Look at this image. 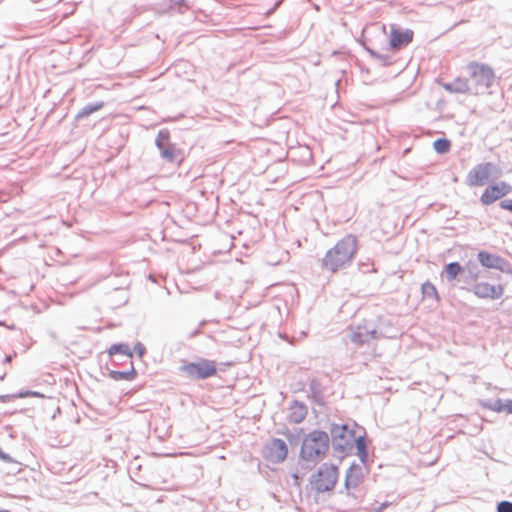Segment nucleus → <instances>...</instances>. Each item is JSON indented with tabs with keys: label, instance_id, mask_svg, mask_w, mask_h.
Wrapping results in <instances>:
<instances>
[{
	"label": "nucleus",
	"instance_id": "obj_1",
	"mask_svg": "<svg viewBox=\"0 0 512 512\" xmlns=\"http://www.w3.org/2000/svg\"><path fill=\"white\" fill-rule=\"evenodd\" d=\"M356 423H332L329 427V437L332 449L339 457L355 454L365 464L368 459L367 443L365 433L357 434Z\"/></svg>",
	"mask_w": 512,
	"mask_h": 512
},
{
	"label": "nucleus",
	"instance_id": "obj_2",
	"mask_svg": "<svg viewBox=\"0 0 512 512\" xmlns=\"http://www.w3.org/2000/svg\"><path fill=\"white\" fill-rule=\"evenodd\" d=\"M358 251V238L354 234H346L330 248L322 259V267L332 273L349 267Z\"/></svg>",
	"mask_w": 512,
	"mask_h": 512
},
{
	"label": "nucleus",
	"instance_id": "obj_3",
	"mask_svg": "<svg viewBox=\"0 0 512 512\" xmlns=\"http://www.w3.org/2000/svg\"><path fill=\"white\" fill-rule=\"evenodd\" d=\"M329 447V434L322 430H313L302 440L300 459L308 465L314 466L326 456Z\"/></svg>",
	"mask_w": 512,
	"mask_h": 512
},
{
	"label": "nucleus",
	"instance_id": "obj_4",
	"mask_svg": "<svg viewBox=\"0 0 512 512\" xmlns=\"http://www.w3.org/2000/svg\"><path fill=\"white\" fill-rule=\"evenodd\" d=\"M466 71L473 88V94L483 93L494 83L495 73L488 64L472 61L466 65Z\"/></svg>",
	"mask_w": 512,
	"mask_h": 512
},
{
	"label": "nucleus",
	"instance_id": "obj_5",
	"mask_svg": "<svg viewBox=\"0 0 512 512\" xmlns=\"http://www.w3.org/2000/svg\"><path fill=\"white\" fill-rule=\"evenodd\" d=\"M155 145L160 152L161 158L165 162L171 164H180L182 162L183 154L181 150L176 148L175 144L171 143L168 129L159 130L155 139Z\"/></svg>",
	"mask_w": 512,
	"mask_h": 512
},
{
	"label": "nucleus",
	"instance_id": "obj_6",
	"mask_svg": "<svg viewBox=\"0 0 512 512\" xmlns=\"http://www.w3.org/2000/svg\"><path fill=\"white\" fill-rule=\"evenodd\" d=\"M313 478L312 484L317 492L330 491L337 482L338 469L332 464L324 463Z\"/></svg>",
	"mask_w": 512,
	"mask_h": 512
},
{
	"label": "nucleus",
	"instance_id": "obj_7",
	"mask_svg": "<svg viewBox=\"0 0 512 512\" xmlns=\"http://www.w3.org/2000/svg\"><path fill=\"white\" fill-rule=\"evenodd\" d=\"M497 170V166L491 162L477 164L469 171L465 182L470 187L483 186Z\"/></svg>",
	"mask_w": 512,
	"mask_h": 512
},
{
	"label": "nucleus",
	"instance_id": "obj_8",
	"mask_svg": "<svg viewBox=\"0 0 512 512\" xmlns=\"http://www.w3.org/2000/svg\"><path fill=\"white\" fill-rule=\"evenodd\" d=\"M380 336L381 333L376 329L374 322L371 320H364L352 329L349 334L350 341L358 345L369 343L371 340L378 339Z\"/></svg>",
	"mask_w": 512,
	"mask_h": 512
},
{
	"label": "nucleus",
	"instance_id": "obj_9",
	"mask_svg": "<svg viewBox=\"0 0 512 512\" xmlns=\"http://www.w3.org/2000/svg\"><path fill=\"white\" fill-rule=\"evenodd\" d=\"M189 377L194 379H206L216 374L217 368L213 360L202 359L199 362H191L181 367Z\"/></svg>",
	"mask_w": 512,
	"mask_h": 512
},
{
	"label": "nucleus",
	"instance_id": "obj_10",
	"mask_svg": "<svg viewBox=\"0 0 512 512\" xmlns=\"http://www.w3.org/2000/svg\"><path fill=\"white\" fill-rule=\"evenodd\" d=\"M477 258L481 265L486 268L496 269L503 273H510L512 271L511 264L499 255L487 251H480Z\"/></svg>",
	"mask_w": 512,
	"mask_h": 512
},
{
	"label": "nucleus",
	"instance_id": "obj_11",
	"mask_svg": "<svg viewBox=\"0 0 512 512\" xmlns=\"http://www.w3.org/2000/svg\"><path fill=\"white\" fill-rule=\"evenodd\" d=\"M414 32L411 29H401L391 25L389 45L392 50H400L413 41Z\"/></svg>",
	"mask_w": 512,
	"mask_h": 512
},
{
	"label": "nucleus",
	"instance_id": "obj_12",
	"mask_svg": "<svg viewBox=\"0 0 512 512\" xmlns=\"http://www.w3.org/2000/svg\"><path fill=\"white\" fill-rule=\"evenodd\" d=\"M362 480V468L356 464H352L346 471L344 487L347 492V496L353 497L358 500L359 495L353 491L359 486Z\"/></svg>",
	"mask_w": 512,
	"mask_h": 512
},
{
	"label": "nucleus",
	"instance_id": "obj_13",
	"mask_svg": "<svg viewBox=\"0 0 512 512\" xmlns=\"http://www.w3.org/2000/svg\"><path fill=\"white\" fill-rule=\"evenodd\" d=\"M473 293L482 299H499L504 293L502 285H491L487 282H479L473 286Z\"/></svg>",
	"mask_w": 512,
	"mask_h": 512
},
{
	"label": "nucleus",
	"instance_id": "obj_14",
	"mask_svg": "<svg viewBox=\"0 0 512 512\" xmlns=\"http://www.w3.org/2000/svg\"><path fill=\"white\" fill-rule=\"evenodd\" d=\"M268 458L274 463H280L285 460L288 453V448L284 440L274 438L267 445Z\"/></svg>",
	"mask_w": 512,
	"mask_h": 512
},
{
	"label": "nucleus",
	"instance_id": "obj_15",
	"mask_svg": "<svg viewBox=\"0 0 512 512\" xmlns=\"http://www.w3.org/2000/svg\"><path fill=\"white\" fill-rule=\"evenodd\" d=\"M442 87L450 93H473V88L466 78L457 77L452 82L443 83Z\"/></svg>",
	"mask_w": 512,
	"mask_h": 512
},
{
	"label": "nucleus",
	"instance_id": "obj_16",
	"mask_svg": "<svg viewBox=\"0 0 512 512\" xmlns=\"http://www.w3.org/2000/svg\"><path fill=\"white\" fill-rule=\"evenodd\" d=\"M288 421L293 424L301 423L307 416V407L303 403L294 400L289 407Z\"/></svg>",
	"mask_w": 512,
	"mask_h": 512
},
{
	"label": "nucleus",
	"instance_id": "obj_17",
	"mask_svg": "<svg viewBox=\"0 0 512 512\" xmlns=\"http://www.w3.org/2000/svg\"><path fill=\"white\" fill-rule=\"evenodd\" d=\"M503 197V192L499 191L498 185L488 186L480 197L483 205H490Z\"/></svg>",
	"mask_w": 512,
	"mask_h": 512
},
{
	"label": "nucleus",
	"instance_id": "obj_18",
	"mask_svg": "<svg viewBox=\"0 0 512 512\" xmlns=\"http://www.w3.org/2000/svg\"><path fill=\"white\" fill-rule=\"evenodd\" d=\"M309 393L315 403H323V386L318 379L313 378L309 381Z\"/></svg>",
	"mask_w": 512,
	"mask_h": 512
},
{
	"label": "nucleus",
	"instance_id": "obj_19",
	"mask_svg": "<svg viewBox=\"0 0 512 512\" xmlns=\"http://www.w3.org/2000/svg\"><path fill=\"white\" fill-rule=\"evenodd\" d=\"M108 354L110 356L114 355H121L125 357L126 359L130 360L133 358V352L131 351L130 347L126 343H115L112 344L108 349Z\"/></svg>",
	"mask_w": 512,
	"mask_h": 512
},
{
	"label": "nucleus",
	"instance_id": "obj_20",
	"mask_svg": "<svg viewBox=\"0 0 512 512\" xmlns=\"http://www.w3.org/2000/svg\"><path fill=\"white\" fill-rule=\"evenodd\" d=\"M131 368L128 371H117V370H110L108 375L113 380H127L132 381L136 378L137 372L133 366L132 361H130Z\"/></svg>",
	"mask_w": 512,
	"mask_h": 512
},
{
	"label": "nucleus",
	"instance_id": "obj_21",
	"mask_svg": "<svg viewBox=\"0 0 512 512\" xmlns=\"http://www.w3.org/2000/svg\"><path fill=\"white\" fill-rule=\"evenodd\" d=\"M103 106H104V102H102V101L88 103L78 111V113L76 114V119L80 120V119L86 118L89 115H91L92 113L100 110Z\"/></svg>",
	"mask_w": 512,
	"mask_h": 512
},
{
	"label": "nucleus",
	"instance_id": "obj_22",
	"mask_svg": "<svg viewBox=\"0 0 512 512\" xmlns=\"http://www.w3.org/2000/svg\"><path fill=\"white\" fill-rule=\"evenodd\" d=\"M421 293L424 299H431L434 301L439 300V295L437 292V289L433 283H431L429 280L425 281L421 285Z\"/></svg>",
	"mask_w": 512,
	"mask_h": 512
},
{
	"label": "nucleus",
	"instance_id": "obj_23",
	"mask_svg": "<svg viewBox=\"0 0 512 512\" xmlns=\"http://www.w3.org/2000/svg\"><path fill=\"white\" fill-rule=\"evenodd\" d=\"M463 271L462 266L458 262H450L445 266V277L451 282Z\"/></svg>",
	"mask_w": 512,
	"mask_h": 512
},
{
	"label": "nucleus",
	"instance_id": "obj_24",
	"mask_svg": "<svg viewBox=\"0 0 512 512\" xmlns=\"http://www.w3.org/2000/svg\"><path fill=\"white\" fill-rule=\"evenodd\" d=\"M367 52L369 53V55L375 59L376 61H378L381 66L383 67H387V66H390L393 64V60H392V57L387 55V54H381L373 49H370V48H366Z\"/></svg>",
	"mask_w": 512,
	"mask_h": 512
},
{
	"label": "nucleus",
	"instance_id": "obj_25",
	"mask_svg": "<svg viewBox=\"0 0 512 512\" xmlns=\"http://www.w3.org/2000/svg\"><path fill=\"white\" fill-rule=\"evenodd\" d=\"M434 150L439 154H445L450 151L451 143L446 138H438L433 142Z\"/></svg>",
	"mask_w": 512,
	"mask_h": 512
},
{
	"label": "nucleus",
	"instance_id": "obj_26",
	"mask_svg": "<svg viewBox=\"0 0 512 512\" xmlns=\"http://www.w3.org/2000/svg\"><path fill=\"white\" fill-rule=\"evenodd\" d=\"M497 512H512V502L510 501H500L497 504Z\"/></svg>",
	"mask_w": 512,
	"mask_h": 512
},
{
	"label": "nucleus",
	"instance_id": "obj_27",
	"mask_svg": "<svg viewBox=\"0 0 512 512\" xmlns=\"http://www.w3.org/2000/svg\"><path fill=\"white\" fill-rule=\"evenodd\" d=\"M467 273L472 280L478 278V266L475 263H469L467 265Z\"/></svg>",
	"mask_w": 512,
	"mask_h": 512
},
{
	"label": "nucleus",
	"instance_id": "obj_28",
	"mask_svg": "<svg viewBox=\"0 0 512 512\" xmlns=\"http://www.w3.org/2000/svg\"><path fill=\"white\" fill-rule=\"evenodd\" d=\"M491 411H494V412L505 411V402H503L501 399L493 400Z\"/></svg>",
	"mask_w": 512,
	"mask_h": 512
},
{
	"label": "nucleus",
	"instance_id": "obj_29",
	"mask_svg": "<svg viewBox=\"0 0 512 512\" xmlns=\"http://www.w3.org/2000/svg\"><path fill=\"white\" fill-rule=\"evenodd\" d=\"M170 6L178 7L179 9H188V4L186 0H168Z\"/></svg>",
	"mask_w": 512,
	"mask_h": 512
},
{
	"label": "nucleus",
	"instance_id": "obj_30",
	"mask_svg": "<svg viewBox=\"0 0 512 512\" xmlns=\"http://www.w3.org/2000/svg\"><path fill=\"white\" fill-rule=\"evenodd\" d=\"M497 185H498L499 191L503 192V197L506 196L507 194H509L512 190L511 185H509L508 183H506L504 181L500 182Z\"/></svg>",
	"mask_w": 512,
	"mask_h": 512
},
{
	"label": "nucleus",
	"instance_id": "obj_31",
	"mask_svg": "<svg viewBox=\"0 0 512 512\" xmlns=\"http://www.w3.org/2000/svg\"><path fill=\"white\" fill-rule=\"evenodd\" d=\"M18 396L20 398H23V397H28V396H33V397H42L43 395L37 391H30V390H27V391H21L19 392Z\"/></svg>",
	"mask_w": 512,
	"mask_h": 512
},
{
	"label": "nucleus",
	"instance_id": "obj_32",
	"mask_svg": "<svg viewBox=\"0 0 512 512\" xmlns=\"http://www.w3.org/2000/svg\"><path fill=\"white\" fill-rule=\"evenodd\" d=\"M0 460H2L4 463H14L15 460L6 452H4L0 448Z\"/></svg>",
	"mask_w": 512,
	"mask_h": 512
},
{
	"label": "nucleus",
	"instance_id": "obj_33",
	"mask_svg": "<svg viewBox=\"0 0 512 512\" xmlns=\"http://www.w3.org/2000/svg\"><path fill=\"white\" fill-rule=\"evenodd\" d=\"M499 206L504 209L512 212V199H504L499 203Z\"/></svg>",
	"mask_w": 512,
	"mask_h": 512
},
{
	"label": "nucleus",
	"instance_id": "obj_34",
	"mask_svg": "<svg viewBox=\"0 0 512 512\" xmlns=\"http://www.w3.org/2000/svg\"><path fill=\"white\" fill-rule=\"evenodd\" d=\"M134 350L136 351V353L138 354V356L141 358L143 357V355L145 354L146 352V348L145 346L140 343V342H137L134 346Z\"/></svg>",
	"mask_w": 512,
	"mask_h": 512
},
{
	"label": "nucleus",
	"instance_id": "obj_35",
	"mask_svg": "<svg viewBox=\"0 0 512 512\" xmlns=\"http://www.w3.org/2000/svg\"><path fill=\"white\" fill-rule=\"evenodd\" d=\"M492 404H493V400H481L480 401L481 407L489 409V410H491Z\"/></svg>",
	"mask_w": 512,
	"mask_h": 512
},
{
	"label": "nucleus",
	"instance_id": "obj_36",
	"mask_svg": "<svg viewBox=\"0 0 512 512\" xmlns=\"http://www.w3.org/2000/svg\"><path fill=\"white\" fill-rule=\"evenodd\" d=\"M505 412L508 414H512V399L505 401Z\"/></svg>",
	"mask_w": 512,
	"mask_h": 512
},
{
	"label": "nucleus",
	"instance_id": "obj_37",
	"mask_svg": "<svg viewBox=\"0 0 512 512\" xmlns=\"http://www.w3.org/2000/svg\"><path fill=\"white\" fill-rule=\"evenodd\" d=\"M387 505H388V504H387L386 502H384V503L380 504L377 508H375V509H374V512H382V511H383V509H384L385 507H387Z\"/></svg>",
	"mask_w": 512,
	"mask_h": 512
},
{
	"label": "nucleus",
	"instance_id": "obj_38",
	"mask_svg": "<svg viewBox=\"0 0 512 512\" xmlns=\"http://www.w3.org/2000/svg\"><path fill=\"white\" fill-rule=\"evenodd\" d=\"M13 359V355H6L4 358V363H9Z\"/></svg>",
	"mask_w": 512,
	"mask_h": 512
}]
</instances>
